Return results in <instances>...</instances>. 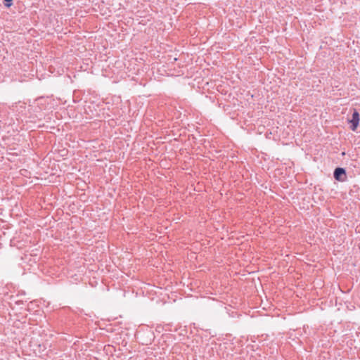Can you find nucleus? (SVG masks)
Here are the masks:
<instances>
[{"label": "nucleus", "instance_id": "7ed1b4c3", "mask_svg": "<svg viewBox=\"0 0 360 360\" xmlns=\"http://www.w3.org/2000/svg\"><path fill=\"white\" fill-rule=\"evenodd\" d=\"M20 241L18 240L16 238H13V240H11V246H16L17 248L20 249V246H18V244Z\"/></svg>", "mask_w": 360, "mask_h": 360}, {"label": "nucleus", "instance_id": "20e7f679", "mask_svg": "<svg viewBox=\"0 0 360 360\" xmlns=\"http://www.w3.org/2000/svg\"><path fill=\"white\" fill-rule=\"evenodd\" d=\"M23 176L24 177L27 176V174L25 172H24Z\"/></svg>", "mask_w": 360, "mask_h": 360}, {"label": "nucleus", "instance_id": "f257e3e1", "mask_svg": "<svg viewBox=\"0 0 360 360\" xmlns=\"http://www.w3.org/2000/svg\"><path fill=\"white\" fill-rule=\"evenodd\" d=\"M352 124L351 129L355 131L359 125V114L357 111H354L352 114V120L349 121Z\"/></svg>", "mask_w": 360, "mask_h": 360}, {"label": "nucleus", "instance_id": "f03ea898", "mask_svg": "<svg viewBox=\"0 0 360 360\" xmlns=\"http://www.w3.org/2000/svg\"><path fill=\"white\" fill-rule=\"evenodd\" d=\"M334 178L340 181H344V176H345V170L343 168H336L334 171Z\"/></svg>", "mask_w": 360, "mask_h": 360}]
</instances>
